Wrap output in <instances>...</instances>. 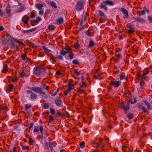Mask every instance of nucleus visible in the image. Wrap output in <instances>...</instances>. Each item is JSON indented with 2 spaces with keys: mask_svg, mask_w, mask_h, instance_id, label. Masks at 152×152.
Returning a JSON list of instances; mask_svg holds the SVG:
<instances>
[{
  "mask_svg": "<svg viewBox=\"0 0 152 152\" xmlns=\"http://www.w3.org/2000/svg\"><path fill=\"white\" fill-rule=\"evenodd\" d=\"M18 80L17 77H15L14 78L12 79V81L13 82H16L18 81Z\"/></svg>",
  "mask_w": 152,
  "mask_h": 152,
  "instance_id": "nucleus-56",
  "label": "nucleus"
},
{
  "mask_svg": "<svg viewBox=\"0 0 152 152\" xmlns=\"http://www.w3.org/2000/svg\"><path fill=\"white\" fill-rule=\"evenodd\" d=\"M85 143L84 142H81L80 144V146L81 148H83L85 147Z\"/></svg>",
  "mask_w": 152,
  "mask_h": 152,
  "instance_id": "nucleus-41",
  "label": "nucleus"
},
{
  "mask_svg": "<svg viewBox=\"0 0 152 152\" xmlns=\"http://www.w3.org/2000/svg\"><path fill=\"white\" fill-rule=\"evenodd\" d=\"M107 5H109L110 6H112L114 5L113 1L110 0H106L103 1L101 3V4L100 6V7L101 9L104 8V10L107 11V9L106 6Z\"/></svg>",
  "mask_w": 152,
  "mask_h": 152,
  "instance_id": "nucleus-1",
  "label": "nucleus"
},
{
  "mask_svg": "<svg viewBox=\"0 0 152 152\" xmlns=\"http://www.w3.org/2000/svg\"><path fill=\"white\" fill-rule=\"evenodd\" d=\"M49 105L47 103H45L44 104L43 107L45 109H48L49 107Z\"/></svg>",
  "mask_w": 152,
  "mask_h": 152,
  "instance_id": "nucleus-50",
  "label": "nucleus"
},
{
  "mask_svg": "<svg viewBox=\"0 0 152 152\" xmlns=\"http://www.w3.org/2000/svg\"><path fill=\"white\" fill-rule=\"evenodd\" d=\"M30 47L33 48H35L37 47V46L34 44H31V45H30Z\"/></svg>",
  "mask_w": 152,
  "mask_h": 152,
  "instance_id": "nucleus-64",
  "label": "nucleus"
},
{
  "mask_svg": "<svg viewBox=\"0 0 152 152\" xmlns=\"http://www.w3.org/2000/svg\"><path fill=\"white\" fill-rule=\"evenodd\" d=\"M133 19L134 20V22L137 21L141 23H144L145 22V20L142 18L133 17Z\"/></svg>",
  "mask_w": 152,
  "mask_h": 152,
  "instance_id": "nucleus-8",
  "label": "nucleus"
},
{
  "mask_svg": "<svg viewBox=\"0 0 152 152\" xmlns=\"http://www.w3.org/2000/svg\"><path fill=\"white\" fill-rule=\"evenodd\" d=\"M84 5L81 1H79L77 2L76 5V9L78 11H80L84 8Z\"/></svg>",
  "mask_w": 152,
  "mask_h": 152,
  "instance_id": "nucleus-2",
  "label": "nucleus"
},
{
  "mask_svg": "<svg viewBox=\"0 0 152 152\" xmlns=\"http://www.w3.org/2000/svg\"><path fill=\"white\" fill-rule=\"evenodd\" d=\"M74 54L72 52H71L69 53V57L70 59H72L74 58Z\"/></svg>",
  "mask_w": 152,
  "mask_h": 152,
  "instance_id": "nucleus-27",
  "label": "nucleus"
},
{
  "mask_svg": "<svg viewBox=\"0 0 152 152\" xmlns=\"http://www.w3.org/2000/svg\"><path fill=\"white\" fill-rule=\"evenodd\" d=\"M37 98L36 94L33 92L30 95V98L31 99H35Z\"/></svg>",
  "mask_w": 152,
  "mask_h": 152,
  "instance_id": "nucleus-14",
  "label": "nucleus"
},
{
  "mask_svg": "<svg viewBox=\"0 0 152 152\" xmlns=\"http://www.w3.org/2000/svg\"><path fill=\"white\" fill-rule=\"evenodd\" d=\"M126 26L127 28H129L130 29H134V26L131 23H128Z\"/></svg>",
  "mask_w": 152,
  "mask_h": 152,
  "instance_id": "nucleus-18",
  "label": "nucleus"
},
{
  "mask_svg": "<svg viewBox=\"0 0 152 152\" xmlns=\"http://www.w3.org/2000/svg\"><path fill=\"white\" fill-rule=\"evenodd\" d=\"M28 88L29 89H31L32 90L34 91V92L37 93L38 94H40L42 90V89L41 88H39V87H28Z\"/></svg>",
  "mask_w": 152,
  "mask_h": 152,
  "instance_id": "nucleus-5",
  "label": "nucleus"
},
{
  "mask_svg": "<svg viewBox=\"0 0 152 152\" xmlns=\"http://www.w3.org/2000/svg\"><path fill=\"white\" fill-rule=\"evenodd\" d=\"M7 110L6 106H0V111L4 110Z\"/></svg>",
  "mask_w": 152,
  "mask_h": 152,
  "instance_id": "nucleus-44",
  "label": "nucleus"
},
{
  "mask_svg": "<svg viewBox=\"0 0 152 152\" xmlns=\"http://www.w3.org/2000/svg\"><path fill=\"white\" fill-rule=\"evenodd\" d=\"M73 64H79V62L76 60H74L72 62Z\"/></svg>",
  "mask_w": 152,
  "mask_h": 152,
  "instance_id": "nucleus-49",
  "label": "nucleus"
},
{
  "mask_svg": "<svg viewBox=\"0 0 152 152\" xmlns=\"http://www.w3.org/2000/svg\"><path fill=\"white\" fill-rule=\"evenodd\" d=\"M148 20L150 23H152V17L151 16H148Z\"/></svg>",
  "mask_w": 152,
  "mask_h": 152,
  "instance_id": "nucleus-57",
  "label": "nucleus"
},
{
  "mask_svg": "<svg viewBox=\"0 0 152 152\" xmlns=\"http://www.w3.org/2000/svg\"><path fill=\"white\" fill-rule=\"evenodd\" d=\"M94 144H96V145H97L96 146V148L97 149L99 147L100 145L101 144V143L100 142H99L97 143H94Z\"/></svg>",
  "mask_w": 152,
  "mask_h": 152,
  "instance_id": "nucleus-51",
  "label": "nucleus"
},
{
  "mask_svg": "<svg viewBox=\"0 0 152 152\" xmlns=\"http://www.w3.org/2000/svg\"><path fill=\"white\" fill-rule=\"evenodd\" d=\"M94 45V42L92 40H90L89 42V44L88 46V47L89 48H91Z\"/></svg>",
  "mask_w": 152,
  "mask_h": 152,
  "instance_id": "nucleus-19",
  "label": "nucleus"
},
{
  "mask_svg": "<svg viewBox=\"0 0 152 152\" xmlns=\"http://www.w3.org/2000/svg\"><path fill=\"white\" fill-rule=\"evenodd\" d=\"M29 19L30 18L28 16L25 15L22 18V21H23L25 24L27 25Z\"/></svg>",
  "mask_w": 152,
  "mask_h": 152,
  "instance_id": "nucleus-9",
  "label": "nucleus"
},
{
  "mask_svg": "<svg viewBox=\"0 0 152 152\" xmlns=\"http://www.w3.org/2000/svg\"><path fill=\"white\" fill-rule=\"evenodd\" d=\"M48 145H49V148H50L51 150V151L52 150H53V148L52 147V146H53L52 143L51 142H49Z\"/></svg>",
  "mask_w": 152,
  "mask_h": 152,
  "instance_id": "nucleus-46",
  "label": "nucleus"
},
{
  "mask_svg": "<svg viewBox=\"0 0 152 152\" xmlns=\"http://www.w3.org/2000/svg\"><path fill=\"white\" fill-rule=\"evenodd\" d=\"M145 83L143 82H141L140 83V88H139V90L140 91H142L143 88V86L144 85Z\"/></svg>",
  "mask_w": 152,
  "mask_h": 152,
  "instance_id": "nucleus-20",
  "label": "nucleus"
},
{
  "mask_svg": "<svg viewBox=\"0 0 152 152\" xmlns=\"http://www.w3.org/2000/svg\"><path fill=\"white\" fill-rule=\"evenodd\" d=\"M36 30V28H34L28 30H24L22 31V33H30L31 32L34 31Z\"/></svg>",
  "mask_w": 152,
  "mask_h": 152,
  "instance_id": "nucleus-15",
  "label": "nucleus"
},
{
  "mask_svg": "<svg viewBox=\"0 0 152 152\" xmlns=\"http://www.w3.org/2000/svg\"><path fill=\"white\" fill-rule=\"evenodd\" d=\"M99 15L101 17H105V15L102 11L101 10L99 11Z\"/></svg>",
  "mask_w": 152,
  "mask_h": 152,
  "instance_id": "nucleus-37",
  "label": "nucleus"
},
{
  "mask_svg": "<svg viewBox=\"0 0 152 152\" xmlns=\"http://www.w3.org/2000/svg\"><path fill=\"white\" fill-rule=\"evenodd\" d=\"M11 44L12 45V46H11V47H12L13 48H15L17 46V45L13 42L12 41L11 42Z\"/></svg>",
  "mask_w": 152,
  "mask_h": 152,
  "instance_id": "nucleus-45",
  "label": "nucleus"
},
{
  "mask_svg": "<svg viewBox=\"0 0 152 152\" xmlns=\"http://www.w3.org/2000/svg\"><path fill=\"white\" fill-rule=\"evenodd\" d=\"M50 59L52 60L53 62H56V61L55 59V57L54 56H51L50 58Z\"/></svg>",
  "mask_w": 152,
  "mask_h": 152,
  "instance_id": "nucleus-63",
  "label": "nucleus"
},
{
  "mask_svg": "<svg viewBox=\"0 0 152 152\" xmlns=\"http://www.w3.org/2000/svg\"><path fill=\"white\" fill-rule=\"evenodd\" d=\"M54 102L55 104L57 106H60L62 103V102L61 99H56Z\"/></svg>",
  "mask_w": 152,
  "mask_h": 152,
  "instance_id": "nucleus-11",
  "label": "nucleus"
},
{
  "mask_svg": "<svg viewBox=\"0 0 152 152\" xmlns=\"http://www.w3.org/2000/svg\"><path fill=\"white\" fill-rule=\"evenodd\" d=\"M56 23L57 25H61L64 22V20L62 17L58 18L56 19Z\"/></svg>",
  "mask_w": 152,
  "mask_h": 152,
  "instance_id": "nucleus-10",
  "label": "nucleus"
},
{
  "mask_svg": "<svg viewBox=\"0 0 152 152\" xmlns=\"http://www.w3.org/2000/svg\"><path fill=\"white\" fill-rule=\"evenodd\" d=\"M29 142H30V144L31 145H32L33 143H34V140L32 139V137L31 136H30L28 137Z\"/></svg>",
  "mask_w": 152,
  "mask_h": 152,
  "instance_id": "nucleus-28",
  "label": "nucleus"
},
{
  "mask_svg": "<svg viewBox=\"0 0 152 152\" xmlns=\"http://www.w3.org/2000/svg\"><path fill=\"white\" fill-rule=\"evenodd\" d=\"M0 15L2 17L4 15V12L2 11L1 10L0 8Z\"/></svg>",
  "mask_w": 152,
  "mask_h": 152,
  "instance_id": "nucleus-61",
  "label": "nucleus"
},
{
  "mask_svg": "<svg viewBox=\"0 0 152 152\" xmlns=\"http://www.w3.org/2000/svg\"><path fill=\"white\" fill-rule=\"evenodd\" d=\"M48 28L50 30H52L54 29V26L52 24L50 25L48 27Z\"/></svg>",
  "mask_w": 152,
  "mask_h": 152,
  "instance_id": "nucleus-39",
  "label": "nucleus"
},
{
  "mask_svg": "<svg viewBox=\"0 0 152 152\" xmlns=\"http://www.w3.org/2000/svg\"><path fill=\"white\" fill-rule=\"evenodd\" d=\"M58 89L55 91H53L52 93L51 96H55L57 94L58 92Z\"/></svg>",
  "mask_w": 152,
  "mask_h": 152,
  "instance_id": "nucleus-42",
  "label": "nucleus"
},
{
  "mask_svg": "<svg viewBox=\"0 0 152 152\" xmlns=\"http://www.w3.org/2000/svg\"><path fill=\"white\" fill-rule=\"evenodd\" d=\"M40 94L43 95L42 98L45 99H47L48 98V96L47 95H46L45 92L43 91L42 90L41 91Z\"/></svg>",
  "mask_w": 152,
  "mask_h": 152,
  "instance_id": "nucleus-22",
  "label": "nucleus"
},
{
  "mask_svg": "<svg viewBox=\"0 0 152 152\" xmlns=\"http://www.w3.org/2000/svg\"><path fill=\"white\" fill-rule=\"evenodd\" d=\"M35 7L37 9L41 10L42 9L43 4H36Z\"/></svg>",
  "mask_w": 152,
  "mask_h": 152,
  "instance_id": "nucleus-13",
  "label": "nucleus"
},
{
  "mask_svg": "<svg viewBox=\"0 0 152 152\" xmlns=\"http://www.w3.org/2000/svg\"><path fill=\"white\" fill-rule=\"evenodd\" d=\"M7 66L6 64H4L3 66V70L4 73L7 72Z\"/></svg>",
  "mask_w": 152,
  "mask_h": 152,
  "instance_id": "nucleus-33",
  "label": "nucleus"
},
{
  "mask_svg": "<svg viewBox=\"0 0 152 152\" xmlns=\"http://www.w3.org/2000/svg\"><path fill=\"white\" fill-rule=\"evenodd\" d=\"M121 108L124 109L125 111H126L130 108L129 102H128L127 103V105L125 106L123 102H121Z\"/></svg>",
  "mask_w": 152,
  "mask_h": 152,
  "instance_id": "nucleus-3",
  "label": "nucleus"
},
{
  "mask_svg": "<svg viewBox=\"0 0 152 152\" xmlns=\"http://www.w3.org/2000/svg\"><path fill=\"white\" fill-rule=\"evenodd\" d=\"M64 114H61V113L60 112H58L57 114H56V116L57 117H58L62 115V116H64Z\"/></svg>",
  "mask_w": 152,
  "mask_h": 152,
  "instance_id": "nucleus-62",
  "label": "nucleus"
},
{
  "mask_svg": "<svg viewBox=\"0 0 152 152\" xmlns=\"http://www.w3.org/2000/svg\"><path fill=\"white\" fill-rule=\"evenodd\" d=\"M50 113L52 114H55V110L54 109H53V108H50Z\"/></svg>",
  "mask_w": 152,
  "mask_h": 152,
  "instance_id": "nucleus-55",
  "label": "nucleus"
},
{
  "mask_svg": "<svg viewBox=\"0 0 152 152\" xmlns=\"http://www.w3.org/2000/svg\"><path fill=\"white\" fill-rule=\"evenodd\" d=\"M56 58H58L60 60H63V57L61 55H58L57 57H56Z\"/></svg>",
  "mask_w": 152,
  "mask_h": 152,
  "instance_id": "nucleus-54",
  "label": "nucleus"
},
{
  "mask_svg": "<svg viewBox=\"0 0 152 152\" xmlns=\"http://www.w3.org/2000/svg\"><path fill=\"white\" fill-rule=\"evenodd\" d=\"M21 58L22 60L24 61H25L27 58V57L26 55L25 54H23L21 55Z\"/></svg>",
  "mask_w": 152,
  "mask_h": 152,
  "instance_id": "nucleus-40",
  "label": "nucleus"
},
{
  "mask_svg": "<svg viewBox=\"0 0 152 152\" xmlns=\"http://www.w3.org/2000/svg\"><path fill=\"white\" fill-rule=\"evenodd\" d=\"M38 129V127H37V126H34V132H38L39 131V130Z\"/></svg>",
  "mask_w": 152,
  "mask_h": 152,
  "instance_id": "nucleus-47",
  "label": "nucleus"
},
{
  "mask_svg": "<svg viewBox=\"0 0 152 152\" xmlns=\"http://www.w3.org/2000/svg\"><path fill=\"white\" fill-rule=\"evenodd\" d=\"M64 49L66 50V51L69 52L68 53H69L72 52V49L69 46H67L65 47L64 48Z\"/></svg>",
  "mask_w": 152,
  "mask_h": 152,
  "instance_id": "nucleus-16",
  "label": "nucleus"
},
{
  "mask_svg": "<svg viewBox=\"0 0 152 152\" xmlns=\"http://www.w3.org/2000/svg\"><path fill=\"white\" fill-rule=\"evenodd\" d=\"M127 117L129 120H131L133 117V114L131 113L128 114L127 115Z\"/></svg>",
  "mask_w": 152,
  "mask_h": 152,
  "instance_id": "nucleus-31",
  "label": "nucleus"
},
{
  "mask_svg": "<svg viewBox=\"0 0 152 152\" xmlns=\"http://www.w3.org/2000/svg\"><path fill=\"white\" fill-rule=\"evenodd\" d=\"M26 9L25 7L24 6H22L18 8L17 12H20Z\"/></svg>",
  "mask_w": 152,
  "mask_h": 152,
  "instance_id": "nucleus-17",
  "label": "nucleus"
},
{
  "mask_svg": "<svg viewBox=\"0 0 152 152\" xmlns=\"http://www.w3.org/2000/svg\"><path fill=\"white\" fill-rule=\"evenodd\" d=\"M141 109L143 110V112H144L145 113L147 112L148 114L149 113L147 109L145 108L144 106H142L141 107Z\"/></svg>",
  "mask_w": 152,
  "mask_h": 152,
  "instance_id": "nucleus-34",
  "label": "nucleus"
},
{
  "mask_svg": "<svg viewBox=\"0 0 152 152\" xmlns=\"http://www.w3.org/2000/svg\"><path fill=\"white\" fill-rule=\"evenodd\" d=\"M120 11L124 15L123 16V18H128L129 17V15L127 10L126 9H125L124 8L121 7L120 9Z\"/></svg>",
  "mask_w": 152,
  "mask_h": 152,
  "instance_id": "nucleus-4",
  "label": "nucleus"
},
{
  "mask_svg": "<svg viewBox=\"0 0 152 152\" xmlns=\"http://www.w3.org/2000/svg\"><path fill=\"white\" fill-rule=\"evenodd\" d=\"M143 9H144V10L142 11H139V14L140 15H143L145 14V12L146 11L148 13L149 12V10L147 9L145 7H143Z\"/></svg>",
  "mask_w": 152,
  "mask_h": 152,
  "instance_id": "nucleus-12",
  "label": "nucleus"
},
{
  "mask_svg": "<svg viewBox=\"0 0 152 152\" xmlns=\"http://www.w3.org/2000/svg\"><path fill=\"white\" fill-rule=\"evenodd\" d=\"M144 102L145 104L147 106L148 110H150L151 109V104H150L146 101H144Z\"/></svg>",
  "mask_w": 152,
  "mask_h": 152,
  "instance_id": "nucleus-21",
  "label": "nucleus"
},
{
  "mask_svg": "<svg viewBox=\"0 0 152 152\" xmlns=\"http://www.w3.org/2000/svg\"><path fill=\"white\" fill-rule=\"evenodd\" d=\"M69 52H67L66 51H64V50H61L60 54L62 56H64L66 54L68 53Z\"/></svg>",
  "mask_w": 152,
  "mask_h": 152,
  "instance_id": "nucleus-25",
  "label": "nucleus"
},
{
  "mask_svg": "<svg viewBox=\"0 0 152 152\" xmlns=\"http://www.w3.org/2000/svg\"><path fill=\"white\" fill-rule=\"evenodd\" d=\"M22 148L23 150H28V147L27 146H23Z\"/></svg>",
  "mask_w": 152,
  "mask_h": 152,
  "instance_id": "nucleus-52",
  "label": "nucleus"
},
{
  "mask_svg": "<svg viewBox=\"0 0 152 152\" xmlns=\"http://www.w3.org/2000/svg\"><path fill=\"white\" fill-rule=\"evenodd\" d=\"M42 69L41 67L38 66L34 69V73L37 75H40L42 74Z\"/></svg>",
  "mask_w": 152,
  "mask_h": 152,
  "instance_id": "nucleus-7",
  "label": "nucleus"
},
{
  "mask_svg": "<svg viewBox=\"0 0 152 152\" xmlns=\"http://www.w3.org/2000/svg\"><path fill=\"white\" fill-rule=\"evenodd\" d=\"M31 104H26L25 105V109L26 110H27L28 109L31 108Z\"/></svg>",
  "mask_w": 152,
  "mask_h": 152,
  "instance_id": "nucleus-38",
  "label": "nucleus"
},
{
  "mask_svg": "<svg viewBox=\"0 0 152 152\" xmlns=\"http://www.w3.org/2000/svg\"><path fill=\"white\" fill-rule=\"evenodd\" d=\"M121 82L120 81H111L110 83V85L111 86H113L115 87H118L121 84Z\"/></svg>",
  "mask_w": 152,
  "mask_h": 152,
  "instance_id": "nucleus-6",
  "label": "nucleus"
},
{
  "mask_svg": "<svg viewBox=\"0 0 152 152\" xmlns=\"http://www.w3.org/2000/svg\"><path fill=\"white\" fill-rule=\"evenodd\" d=\"M84 91V89L82 88L81 87L80 88H78L77 90V92L78 93H83Z\"/></svg>",
  "mask_w": 152,
  "mask_h": 152,
  "instance_id": "nucleus-30",
  "label": "nucleus"
},
{
  "mask_svg": "<svg viewBox=\"0 0 152 152\" xmlns=\"http://www.w3.org/2000/svg\"><path fill=\"white\" fill-rule=\"evenodd\" d=\"M42 87L43 89H45L47 91L50 88L49 86L45 85H43Z\"/></svg>",
  "mask_w": 152,
  "mask_h": 152,
  "instance_id": "nucleus-29",
  "label": "nucleus"
},
{
  "mask_svg": "<svg viewBox=\"0 0 152 152\" xmlns=\"http://www.w3.org/2000/svg\"><path fill=\"white\" fill-rule=\"evenodd\" d=\"M74 47L76 49H78L80 47V45L78 43H75L74 45Z\"/></svg>",
  "mask_w": 152,
  "mask_h": 152,
  "instance_id": "nucleus-35",
  "label": "nucleus"
},
{
  "mask_svg": "<svg viewBox=\"0 0 152 152\" xmlns=\"http://www.w3.org/2000/svg\"><path fill=\"white\" fill-rule=\"evenodd\" d=\"M34 125L33 122H31L30 124V126L29 128V131L30 132L31 128Z\"/></svg>",
  "mask_w": 152,
  "mask_h": 152,
  "instance_id": "nucleus-58",
  "label": "nucleus"
},
{
  "mask_svg": "<svg viewBox=\"0 0 152 152\" xmlns=\"http://www.w3.org/2000/svg\"><path fill=\"white\" fill-rule=\"evenodd\" d=\"M53 121V118L52 117V116L51 115H50L49 116V122H52Z\"/></svg>",
  "mask_w": 152,
  "mask_h": 152,
  "instance_id": "nucleus-48",
  "label": "nucleus"
},
{
  "mask_svg": "<svg viewBox=\"0 0 152 152\" xmlns=\"http://www.w3.org/2000/svg\"><path fill=\"white\" fill-rule=\"evenodd\" d=\"M42 48L45 50V52H49L51 51V50L48 49L45 46H43Z\"/></svg>",
  "mask_w": 152,
  "mask_h": 152,
  "instance_id": "nucleus-36",
  "label": "nucleus"
},
{
  "mask_svg": "<svg viewBox=\"0 0 152 152\" xmlns=\"http://www.w3.org/2000/svg\"><path fill=\"white\" fill-rule=\"evenodd\" d=\"M84 33L88 36H90L91 35V32L89 30L87 31H85Z\"/></svg>",
  "mask_w": 152,
  "mask_h": 152,
  "instance_id": "nucleus-32",
  "label": "nucleus"
},
{
  "mask_svg": "<svg viewBox=\"0 0 152 152\" xmlns=\"http://www.w3.org/2000/svg\"><path fill=\"white\" fill-rule=\"evenodd\" d=\"M149 72V71L147 69L145 70L143 72V74H144V75H147Z\"/></svg>",
  "mask_w": 152,
  "mask_h": 152,
  "instance_id": "nucleus-60",
  "label": "nucleus"
},
{
  "mask_svg": "<svg viewBox=\"0 0 152 152\" xmlns=\"http://www.w3.org/2000/svg\"><path fill=\"white\" fill-rule=\"evenodd\" d=\"M134 29H129L128 30V32L130 34H131L133 33H134Z\"/></svg>",
  "mask_w": 152,
  "mask_h": 152,
  "instance_id": "nucleus-43",
  "label": "nucleus"
},
{
  "mask_svg": "<svg viewBox=\"0 0 152 152\" xmlns=\"http://www.w3.org/2000/svg\"><path fill=\"white\" fill-rule=\"evenodd\" d=\"M120 54L118 52H116V53L115 54V56L116 58H119L120 57Z\"/></svg>",
  "mask_w": 152,
  "mask_h": 152,
  "instance_id": "nucleus-59",
  "label": "nucleus"
},
{
  "mask_svg": "<svg viewBox=\"0 0 152 152\" xmlns=\"http://www.w3.org/2000/svg\"><path fill=\"white\" fill-rule=\"evenodd\" d=\"M50 4L53 7L56 9L57 8V6L56 5V3L53 1L50 2Z\"/></svg>",
  "mask_w": 152,
  "mask_h": 152,
  "instance_id": "nucleus-26",
  "label": "nucleus"
},
{
  "mask_svg": "<svg viewBox=\"0 0 152 152\" xmlns=\"http://www.w3.org/2000/svg\"><path fill=\"white\" fill-rule=\"evenodd\" d=\"M39 129L41 133L42 134V135H43V127L42 126H39Z\"/></svg>",
  "mask_w": 152,
  "mask_h": 152,
  "instance_id": "nucleus-53",
  "label": "nucleus"
},
{
  "mask_svg": "<svg viewBox=\"0 0 152 152\" xmlns=\"http://www.w3.org/2000/svg\"><path fill=\"white\" fill-rule=\"evenodd\" d=\"M120 77L121 80L126 79V77L124 73H122L120 75Z\"/></svg>",
  "mask_w": 152,
  "mask_h": 152,
  "instance_id": "nucleus-23",
  "label": "nucleus"
},
{
  "mask_svg": "<svg viewBox=\"0 0 152 152\" xmlns=\"http://www.w3.org/2000/svg\"><path fill=\"white\" fill-rule=\"evenodd\" d=\"M5 10L7 13L9 15H10L11 10L10 9V7H7L5 9Z\"/></svg>",
  "mask_w": 152,
  "mask_h": 152,
  "instance_id": "nucleus-24",
  "label": "nucleus"
}]
</instances>
